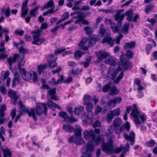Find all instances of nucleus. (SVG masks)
<instances>
[{"label": "nucleus", "instance_id": "nucleus-56", "mask_svg": "<svg viewBox=\"0 0 157 157\" xmlns=\"http://www.w3.org/2000/svg\"><path fill=\"white\" fill-rule=\"evenodd\" d=\"M152 48V45L151 44H148L146 48V52L147 54V55L149 54Z\"/></svg>", "mask_w": 157, "mask_h": 157}, {"label": "nucleus", "instance_id": "nucleus-2", "mask_svg": "<svg viewBox=\"0 0 157 157\" xmlns=\"http://www.w3.org/2000/svg\"><path fill=\"white\" fill-rule=\"evenodd\" d=\"M83 135L85 140L92 143H94L95 145H99L101 140L103 142L104 141V138L102 137L101 135L98 136L96 138L95 134L92 129H90L89 131H84Z\"/></svg>", "mask_w": 157, "mask_h": 157}, {"label": "nucleus", "instance_id": "nucleus-1", "mask_svg": "<svg viewBox=\"0 0 157 157\" xmlns=\"http://www.w3.org/2000/svg\"><path fill=\"white\" fill-rule=\"evenodd\" d=\"M17 60L18 61V68L23 79L26 81L31 79L32 78V74L30 72H27L25 69L21 67L25 65V63L24 56H21L19 54H15L13 55V57H11L7 59V61L9 63L10 69L12 70V63H15Z\"/></svg>", "mask_w": 157, "mask_h": 157}, {"label": "nucleus", "instance_id": "nucleus-41", "mask_svg": "<svg viewBox=\"0 0 157 157\" xmlns=\"http://www.w3.org/2000/svg\"><path fill=\"white\" fill-rule=\"evenodd\" d=\"M56 104L54 103L53 101L51 99H49L48 101V107L54 110L55 109V106Z\"/></svg>", "mask_w": 157, "mask_h": 157}, {"label": "nucleus", "instance_id": "nucleus-7", "mask_svg": "<svg viewBox=\"0 0 157 157\" xmlns=\"http://www.w3.org/2000/svg\"><path fill=\"white\" fill-rule=\"evenodd\" d=\"M104 141L101 140L102 143V150L106 153L109 154H112L114 152V147L113 145V140L110 139L108 142H105V139L104 138Z\"/></svg>", "mask_w": 157, "mask_h": 157}, {"label": "nucleus", "instance_id": "nucleus-19", "mask_svg": "<svg viewBox=\"0 0 157 157\" xmlns=\"http://www.w3.org/2000/svg\"><path fill=\"white\" fill-rule=\"evenodd\" d=\"M96 56L98 59L101 60L105 59L109 56L108 52L99 51L96 53Z\"/></svg>", "mask_w": 157, "mask_h": 157}, {"label": "nucleus", "instance_id": "nucleus-37", "mask_svg": "<svg viewBox=\"0 0 157 157\" xmlns=\"http://www.w3.org/2000/svg\"><path fill=\"white\" fill-rule=\"evenodd\" d=\"M3 33H4L5 35V34L8 35V34L9 33V31L8 29L7 28H4L3 29L2 26L0 25V38L2 37Z\"/></svg>", "mask_w": 157, "mask_h": 157}, {"label": "nucleus", "instance_id": "nucleus-57", "mask_svg": "<svg viewBox=\"0 0 157 157\" xmlns=\"http://www.w3.org/2000/svg\"><path fill=\"white\" fill-rule=\"evenodd\" d=\"M4 49H0V59H4L6 58L8 56L7 55L5 54V53L2 52Z\"/></svg>", "mask_w": 157, "mask_h": 157}, {"label": "nucleus", "instance_id": "nucleus-13", "mask_svg": "<svg viewBox=\"0 0 157 157\" xmlns=\"http://www.w3.org/2000/svg\"><path fill=\"white\" fill-rule=\"evenodd\" d=\"M57 57L55 55L51 54L48 57V61L49 67L51 68H53L57 66L56 60Z\"/></svg>", "mask_w": 157, "mask_h": 157}, {"label": "nucleus", "instance_id": "nucleus-47", "mask_svg": "<svg viewBox=\"0 0 157 157\" xmlns=\"http://www.w3.org/2000/svg\"><path fill=\"white\" fill-rule=\"evenodd\" d=\"M59 116L63 118L65 121L68 116L67 113L66 112H64L63 111H61L59 112Z\"/></svg>", "mask_w": 157, "mask_h": 157}, {"label": "nucleus", "instance_id": "nucleus-18", "mask_svg": "<svg viewBox=\"0 0 157 157\" xmlns=\"http://www.w3.org/2000/svg\"><path fill=\"white\" fill-rule=\"evenodd\" d=\"M129 144L128 143H127L126 144L125 146H121L120 147H117L114 151V152L116 154L120 153L122 150H123L125 153L128 151L129 149Z\"/></svg>", "mask_w": 157, "mask_h": 157}, {"label": "nucleus", "instance_id": "nucleus-9", "mask_svg": "<svg viewBox=\"0 0 157 157\" xmlns=\"http://www.w3.org/2000/svg\"><path fill=\"white\" fill-rule=\"evenodd\" d=\"M133 108L134 109L132 110L131 114V116L134 118L135 123L136 125H140L141 124V122L139 120L140 112L138 110L136 105L135 104H133Z\"/></svg>", "mask_w": 157, "mask_h": 157}, {"label": "nucleus", "instance_id": "nucleus-21", "mask_svg": "<svg viewBox=\"0 0 157 157\" xmlns=\"http://www.w3.org/2000/svg\"><path fill=\"white\" fill-rule=\"evenodd\" d=\"M118 73V71L117 70L111 69L109 70L107 75H110L112 80L114 79L116 77Z\"/></svg>", "mask_w": 157, "mask_h": 157}, {"label": "nucleus", "instance_id": "nucleus-6", "mask_svg": "<svg viewBox=\"0 0 157 157\" xmlns=\"http://www.w3.org/2000/svg\"><path fill=\"white\" fill-rule=\"evenodd\" d=\"M41 30L40 29L31 32L33 34V41L32 43L33 44L40 45L45 41V39L43 37H40Z\"/></svg>", "mask_w": 157, "mask_h": 157}, {"label": "nucleus", "instance_id": "nucleus-29", "mask_svg": "<svg viewBox=\"0 0 157 157\" xmlns=\"http://www.w3.org/2000/svg\"><path fill=\"white\" fill-rule=\"evenodd\" d=\"M8 95L13 100L14 103L17 102L18 97L15 91L12 90L8 92Z\"/></svg>", "mask_w": 157, "mask_h": 157}, {"label": "nucleus", "instance_id": "nucleus-15", "mask_svg": "<svg viewBox=\"0 0 157 157\" xmlns=\"http://www.w3.org/2000/svg\"><path fill=\"white\" fill-rule=\"evenodd\" d=\"M124 139L127 140L129 141L130 144L133 146L135 143V135L133 132L131 131L128 135L126 133H124L123 134Z\"/></svg>", "mask_w": 157, "mask_h": 157}, {"label": "nucleus", "instance_id": "nucleus-40", "mask_svg": "<svg viewBox=\"0 0 157 157\" xmlns=\"http://www.w3.org/2000/svg\"><path fill=\"white\" fill-rule=\"evenodd\" d=\"M74 143L76 144L77 145H81L84 143V141L80 137H77L75 140Z\"/></svg>", "mask_w": 157, "mask_h": 157}, {"label": "nucleus", "instance_id": "nucleus-23", "mask_svg": "<svg viewBox=\"0 0 157 157\" xmlns=\"http://www.w3.org/2000/svg\"><path fill=\"white\" fill-rule=\"evenodd\" d=\"M103 43H108L109 45L113 46L114 43V41L109 36L105 37L102 40Z\"/></svg>", "mask_w": 157, "mask_h": 157}, {"label": "nucleus", "instance_id": "nucleus-16", "mask_svg": "<svg viewBox=\"0 0 157 157\" xmlns=\"http://www.w3.org/2000/svg\"><path fill=\"white\" fill-rule=\"evenodd\" d=\"M128 59L127 58L125 57L124 55H121V62L123 64V67L126 70H127L128 68H131L132 67L131 63H128Z\"/></svg>", "mask_w": 157, "mask_h": 157}, {"label": "nucleus", "instance_id": "nucleus-46", "mask_svg": "<svg viewBox=\"0 0 157 157\" xmlns=\"http://www.w3.org/2000/svg\"><path fill=\"white\" fill-rule=\"evenodd\" d=\"M110 113L114 117L115 116H118L119 115L120 113V109L119 108L115 109L111 111Z\"/></svg>", "mask_w": 157, "mask_h": 157}, {"label": "nucleus", "instance_id": "nucleus-33", "mask_svg": "<svg viewBox=\"0 0 157 157\" xmlns=\"http://www.w3.org/2000/svg\"><path fill=\"white\" fill-rule=\"evenodd\" d=\"M99 40L97 36H93L90 38L89 41V46L90 47H92L94 44V43Z\"/></svg>", "mask_w": 157, "mask_h": 157}, {"label": "nucleus", "instance_id": "nucleus-51", "mask_svg": "<svg viewBox=\"0 0 157 157\" xmlns=\"http://www.w3.org/2000/svg\"><path fill=\"white\" fill-rule=\"evenodd\" d=\"M111 87V86L110 84H108L105 85L102 88V92L105 93L107 92L109 90H110Z\"/></svg>", "mask_w": 157, "mask_h": 157}, {"label": "nucleus", "instance_id": "nucleus-25", "mask_svg": "<svg viewBox=\"0 0 157 157\" xmlns=\"http://www.w3.org/2000/svg\"><path fill=\"white\" fill-rule=\"evenodd\" d=\"M1 149L3 152L4 157H12V153L11 151L8 148L4 149L2 147Z\"/></svg>", "mask_w": 157, "mask_h": 157}, {"label": "nucleus", "instance_id": "nucleus-43", "mask_svg": "<svg viewBox=\"0 0 157 157\" xmlns=\"http://www.w3.org/2000/svg\"><path fill=\"white\" fill-rule=\"evenodd\" d=\"M124 75L123 72H121L118 75L117 78L114 80V82L115 83H118L120 80L123 78Z\"/></svg>", "mask_w": 157, "mask_h": 157}, {"label": "nucleus", "instance_id": "nucleus-35", "mask_svg": "<svg viewBox=\"0 0 157 157\" xmlns=\"http://www.w3.org/2000/svg\"><path fill=\"white\" fill-rule=\"evenodd\" d=\"M84 110V107L81 106L75 109L74 112L75 114L79 115L81 114Z\"/></svg>", "mask_w": 157, "mask_h": 157}, {"label": "nucleus", "instance_id": "nucleus-49", "mask_svg": "<svg viewBox=\"0 0 157 157\" xmlns=\"http://www.w3.org/2000/svg\"><path fill=\"white\" fill-rule=\"evenodd\" d=\"M113 117V115L110 113L106 115V120L108 123L109 124L111 123Z\"/></svg>", "mask_w": 157, "mask_h": 157}, {"label": "nucleus", "instance_id": "nucleus-14", "mask_svg": "<svg viewBox=\"0 0 157 157\" xmlns=\"http://www.w3.org/2000/svg\"><path fill=\"white\" fill-rule=\"evenodd\" d=\"M105 21L106 23L110 24V27L114 33L118 32L122 27V26H120L119 24L117 23L116 25L112 21L111 19L106 18Z\"/></svg>", "mask_w": 157, "mask_h": 157}, {"label": "nucleus", "instance_id": "nucleus-60", "mask_svg": "<svg viewBox=\"0 0 157 157\" xmlns=\"http://www.w3.org/2000/svg\"><path fill=\"white\" fill-rule=\"evenodd\" d=\"M49 84H50L54 85H56L58 84V82L57 80V81H56V79L54 78H52L51 81H49Z\"/></svg>", "mask_w": 157, "mask_h": 157}, {"label": "nucleus", "instance_id": "nucleus-55", "mask_svg": "<svg viewBox=\"0 0 157 157\" xmlns=\"http://www.w3.org/2000/svg\"><path fill=\"white\" fill-rule=\"evenodd\" d=\"M56 94V88H50L48 92V94L52 96Z\"/></svg>", "mask_w": 157, "mask_h": 157}, {"label": "nucleus", "instance_id": "nucleus-31", "mask_svg": "<svg viewBox=\"0 0 157 157\" xmlns=\"http://www.w3.org/2000/svg\"><path fill=\"white\" fill-rule=\"evenodd\" d=\"M136 45V42L135 41H132L130 42H126L124 46L125 50H127L128 48H132L135 47Z\"/></svg>", "mask_w": 157, "mask_h": 157}, {"label": "nucleus", "instance_id": "nucleus-61", "mask_svg": "<svg viewBox=\"0 0 157 157\" xmlns=\"http://www.w3.org/2000/svg\"><path fill=\"white\" fill-rule=\"evenodd\" d=\"M103 26V25L102 24H101L100 25V33L101 35L102 36H104L105 32V29L102 28Z\"/></svg>", "mask_w": 157, "mask_h": 157}, {"label": "nucleus", "instance_id": "nucleus-10", "mask_svg": "<svg viewBox=\"0 0 157 157\" xmlns=\"http://www.w3.org/2000/svg\"><path fill=\"white\" fill-rule=\"evenodd\" d=\"M19 104L21 108L22 109L23 112L27 113L30 117H32L34 121H37V118L36 116L34 109H31L30 111L28 109L25 108V106L21 101L19 102Z\"/></svg>", "mask_w": 157, "mask_h": 157}, {"label": "nucleus", "instance_id": "nucleus-11", "mask_svg": "<svg viewBox=\"0 0 157 157\" xmlns=\"http://www.w3.org/2000/svg\"><path fill=\"white\" fill-rule=\"evenodd\" d=\"M123 9H121L118 10H116L117 11L116 14L114 15V17L115 20L117 21V23L119 24L120 26L122 25V21L124 17V13L121 14V13L124 11Z\"/></svg>", "mask_w": 157, "mask_h": 157}, {"label": "nucleus", "instance_id": "nucleus-39", "mask_svg": "<svg viewBox=\"0 0 157 157\" xmlns=\"http://www.w3.org/2000/svg\"><path fill=\"white\" fill-rule=\"evenodd\" d=\"M155 8V6L153 5H147L144 9V11L146 14H147L149 12Z\"/></svg>", "mask_w": 157, "mask_h": 157}, {"label": "nucleus", "instance_id": "nucleus-48", "mask_svg": "<svg viewBox=\"0 0 157 157\" xmlns=\"http://www.w3.org/2000/svg\"><path fill=\"white\" fill-rule=\"evenodd\" d=\"M77 119L73 117H68L65 122L67 123H72L77 121Z\"/></svg>", "mask_w": 157, "mask_h": 157}, {"label": "nucleus", "instance_id": "nucleus-28", "mask_svg": "<svg viewBox=\"0 0 157 157\" xmlns=\"http://www.w3.org/2000/svg\"><path fill=\"white\" fill-rule=\"evenodd\" d=\"M124 17L127 16L126 19L128 22L131 21L132 19L133 16L132 15V10H129L127 11L124 13Z\"/></svg>", "mask_w": 157, "mask_h": 157}, {"label": "nucleus", "instance_id": "nucleus-63", "mask_svg": "<svg viewBox=\"0 0 157 157\" xmlns=\"http://www.w3.org/2000/svg\"><path fill=\"white\" fill-rule=\"evenodd\" d=\"M69 13L67 12H65L62 15V20H65L69 18Z\"/></svg>", "mask_w": 157, "mask_h": 157}, {"label": "nucleus", "instance_id": "nucleus-62", "mask_svg": "<svg viewBox=\"0 0 157 157\" xmlns=\"http://www.w3.org/2000/svg\"><path fill=\"white\" fill-rule=\"evenodd\" d=\"M102 108L100 106H97L95 110V113L97 114L102 111Z\"/></svg>", "mask_w": 157, "mask_h": 157}, {"label": "nucleus", "instance_id": "nucleus-52", "mask_svg": "<svg viewBox=\"0 0 157 157\" xmlns=\"http://www.w3.org/2000/svg\"><path fill=\"white\" fill-rule=\"evenodd\" d=\"M82 55V52L79 50H78L75 52L74 54V57L76 59H78L81 57Z\"/></svg>", "mask_w": 157, "mask_h": 157}, {"label": "nucleus", "instance_id": "nucleus-24", "mask_svg": "<svg viewBox=\"0 0 157 157\" xmlns=\"http://www.w3.org/2000/svg\"><path fill=\"white\" fill-rule=\"evenodd\" d=\"M40 8L42 10H44L46 8H55V5L53 1V0H50L46 4H45L43 6L41 7Z\"/></svg>", "mask_w": 157, "mask_h": 157}, {"label": "nucleus", "instance_id": "nucleus-64", "mask_svg": "<svg viewBox=\"0 0 157 157\" xmlns=\"http://www.w3.org/2000/svg\"><path fill=\"white\" fill-rule=\"evenodd\" d=\"M110 100L107 102L105 104V108H106L108 110L110 109L111 108V106L113 104L112 103H110Z\"/></svg>", "mask_w": 157, "mask_h": 157}, {"label": "nucleus", "instance_id": "nucleus-12", "mask_svg": "<svg viewBox=\"0 0 157 157\" xmlns=\"http://www.w3.org/2000/svg\"><path fill=\"white\" fill-rule=\"evenodd\" d=\"M93 144L90 142H88L87 143L86 147H84L81 148V151L83 154L86 155L90 152H92L94 150V145Z\"/></svg>", "mask_w": 157, "mask_h": 157}, {"label": "nucleus", "instance_id": "nucleus-45", "mask_svg": "<svg viewBox=\"0 0 157 157\" xmlns=\"http://www.w3.org/2000/svg\"><path fill=\"white\" fill-rule=\"evenodd\" d=\"M91 99L90 96L88 95L85 94L83 97V105H85V104L90 102Z\"/></svg>", "mask_w": 157, "mask_h": 157}, {"label": "nucleus", "instance_id": "nucleus-53", "mask_svg": "<svg viewBox=\"0 0 157 157\" xmlns=\"http://www.w3.org/2000/svg\"><path fill=\"white\" fill-rule=\"evenodd\" d=\"M108 63L110 65L113 66H115L117 65V62L114 59L110 58L108 60Z\"/></svg>", "mask_w": 157, "mask_h": 157}, {"label": "nucleus", "instance_id": "nucleus-32", "mask_svg": "<svg viewBox=\"0 0 157 157\" xmlns=\"http://www.w3.org/2000/svg\"><path fill=\"white\" fill-rule=\"evenodd\" d=\"M10 9L9 7H8L5 9V8H2L1 10V13H3L4 12L5 17L6 18H8L10 15Z\"/></svg>", "mask_w": 157, "mask_h": 157}, {"label": "nucleus", "instance_id": "nucleus-42", "mask_svg": "<svg viewBox=\"0 0 157 157\" xmlns=\"http://www.w3.org/2000/svg\"><path fill=\"white\" fill-rule=\"evenodd\" d=\"M130 25V24L126 23L124 24L122 31L123 33L125 34H127L128 31V28Z\"/></svg>", "mask_w": 157, "mask_h": 157}, {"label": "nucleus", "instance_id": "nucleus-5", "mask_svg": "<svg viewBox=\"0 0 157 157\" xmlns=\"http://www.w3.org/2000/svg\"><path fill=\"white\" fill-rule=\"evenodd\" d=\"M86 105L87 111L82 116V120L86 124H88L92 121L93 117L92 110L93 109V105L91 103L89 102L85 104Z\"/></svg>", "mask_w": 157, "mask_h": 157}, {"label": "nucleus", "instance_id": "nucleus-22", "mask_svg": "<svg viewBox=\"0 0 157 157\" xmlns=\"http://www.w3.org/2000/svg\"><path fill=\"white\" fill-rule=\"evenodd\" d=\"M86 40L83 39L78 44V46L80 47V48L83 51H87L89 47H90L89 45L88 46L84 45L86 44Z\"/></svg>", "mask_w": 157, "mask_h": 157}, {"label": "nucleus", "instance_id": "nucleus-58", "mask_svg": "<svg viewBox=\"0 0 157 157\" xmlns=\"http://www.w3.org/2000/svg\"><path fill=\"white\" fill-rule=\"evenodd\" d=\"M91 59L90 58H88L86 59V62H82V64L84 65V67H87L89 66L90 63Z\"/></svg>", "mask_w": 157, "mask_h": 157}, {"label": "nucleus", "instance_id": "nucleus-59", "mask_svg": "<svg viewBox=\"0 0 157 157\" xmlns=\"http://www.w3.org/2000/svg\"><path fill=\"white\" fill-rule=\"evenodd\" d=\"M14 33L16 35H20L22 36L24 33V31L22 30H16L14 31Z\"/></svg>", "mask_w": 157, "mask_h": 157}, {"label": "nucleus", "instance_id": "nucleus-8", "mask_svg": "<svg viewBox=\"0 0 157 157\" xmlns=\"http://www.w3.org/2000/svg\"><path fill=\"white\" fill-rule=\"evenodd\" d=\"M43 108H44V113L45 115L47 114L48 108L46 103H39L38 104L35 109L34 112L38 116L42 115L43 112Z\"/></svg>", "mask_w": 157, "mask_h": 157}, {"label": "nucleus", "instance_id": "nucleus-27", "mask_svg": "<svg viewBox=\"0 0 157 157\" xmlns=\"http://www.w3.org/2000/svg\"><path fill=\"white\" fill-rule=\"evenodd\" d=\"M122 100V98L121 97H114L112 99L110 100V103H112L114 105L113 107H114L116 104L120 103Z\"/></svg>", "mask_w": 157, "mask_h": 157}, {"label": "nucleus", "instance_id": "nucleus-4", "mask_svg": "<svg viewBox=\"0 0 157 157\" xmlns=\"http://www.w3.org/2000/svg\"><path fill=\"white\" fill-rule=\"evenodd\" d=\"M76 14H78L77 16L73 17V19H76V20H74L75 24H80L82 23L83 25H84L89 24V22L84 19L86 17L88 14L89 15L91 14L90 12L85 13L79 11L77 12L71 13V15L72 16Z\"/></svg>", "mask_w": 157, "mask_h": 157}, {"label": "nucleus", "instance_id": "nucleus-38", "mask_svg": "<svg viewBox=\"0 0 157 157\" xmlns=\"http://www.w3.org/2000/svg\"><path fill=\"white\" fill-rule=\"evenodd\" d=\"M82 130L81 128L78 127V128H76L75 129H74L75 134L76 137H79L82 136L81 131Z\"/></svg>", "mask_w": 157, "mask_h": 157}, {"label": "nucleus", "instance_id": "nucleus-20", "mask_svg": "<svg viewBox=\"0 0 157 157\" xmlns=\"http://www.w3.org/2000/svg\"><path fill=\"white\" fill-rule=\"evenodd\" d=\"M14 78L12 81V87H14L16 86L18 84L19 82L20 76L19 72H16L14 74Z\"/></svg>", "mask_w": 157, "mask_h": 157}, {"label": "nucleus", "instance_id": "nucleus-26", "mask_svg": "<svg viewBox=\"0 0 157 157\" xmlns=\"http://www.w3.org/2000/svg\"><path fill=\"white\" fill-rule=\"evenodd\" d=\"M63 129L66 132H72L74 131V127L71 125L64 124L63 126Z\"/></svg>", "mask_w": 157, "mask_h": 157}, {"label": "nucleus", "instance_id": "nucleus-50", "mask_svg": "<svg viewBox=\"0 0 157 157\" xmlns=\"http://www.w3.org/2000/svg\"><path fill=\"white\" fill-rule=\"evenodd\" d=\"M125 55L128 59H130L133 57V53L130 50H128L126 51Z\"/></svg>", "mask_w": 157, "mask_h": 157}, {"label": "nucleus", "instance_id": "nucleus-36", "mask_svg": "<svg viewBox=\"0 0 157 157\" xmlns=\"http://www.w3.org/2000/svg\"><path fill=\"white\" fill-rule=\"evenodd\" d=\"M39 8V6H37L35 8L29 11V13L31 16L33 17H36V14L38 13L37 11Z\"/></svg>", "mask_w": 157, "mask_h": 157}, {"label": "nucleus", "instance_id": "nucleus-44", "mask_svg": "<svg viewBox=\"0 0 157 157\" xmlns=\"http://www.w3.org/2000/svg\"><path fill=\"white\" fill-rule=\"evenodd\" d=\"M155 144V142L153 140H150L149 141H147L146 143V146L148 147H153Z\"/></svg>", "mask_w": 157, "mask_h": 157}, {"label": "nucleus", "instance_id": "nucleus-17", "mask_svg": "<svg viewBox=\"0 0 157 157\" xmlns=\"http://www.w3.org/2000/svg\"><path fill=\"white\" fill-rule=\"evenodd\" d=\"M28 3L26 2H23L21 8V15L23 18L25 17L28 13L29 9L28 7Z\"/></svg>", "mask_w": 157, "mask_h": 157}, {"label": "nucleus", "instance_id": "nucleus-54", "mask_svg": "<svg viewBox=\"0 0 157 157\" xmlns=\"http://www.w3.org/2000/svg\"><path fill=\"white\" fill-rule=\"evenodd\" d=\"M86 33L87 34L90 35L92 33L93 31L91 28L88 26H86L83 28Z\"/></svg>", "mask_w": 157, "mask_h": 157}, {"label": "nucleus", "instance_id": "nucleus-3", "mask_svg": "<svg viewBox=\"0 0 157 157\" xmlns=\"http://www.w3.org/2000/svg\"><path fill=\"white\" fill-rule=\"evenodd\" d=\"M121 121V119L118 117H117L113 121V124L114 127L115 132L118 134L124 132L125 130L128 132H129L130 130V124L128 122H126L122 127L120 128Z\"/></svg>", "mask_w": 157, "mask_h": 157}, {"label": "nucleus", "instance_id": "nucleus-30", "mask_svg": "<svg viewBox=\"0 0 157 157\" xmlns=\"http://www.w3.org/2000/svg\"><path fill=\"white\" fill-rule=\"evenodd\" d=\"M119 90L116 86L113 85L111 87L109 94L110 95H116L119 93Z\"/></svg>", "mask_w": 157, "mask_h": 157}, {"label": "nucleus", "instance_id": "nucleus-34", "mask_svg": "<svg viewBox=\"0 0 157 157\" xmlns=\"http://www.w3.org/2000/svg\"><path fill=\"white\" fill-rule=\"evenodd\" d=\"M47 67V65L46 64L43 65H40L37 66L38 70L37 71L39 75H40L42 73Z\"/></svg>", "mask_w": 157, "mask_h": 157}]
</instances>
